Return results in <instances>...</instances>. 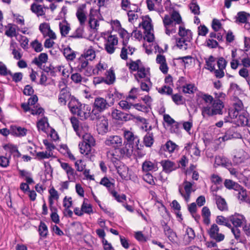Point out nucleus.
<instances>
[{"label":"nucleus","instance_id":"obj_1","mask_svg":"<svg viewBox=\"0 0 250 250\" xmlns=\"http://www.w3.org/2000/svg\"><path fill=\"white\" fill-rule=\"evenodd\" d=\"M68 106L71 112L77 115L82 120H84L89 117L92 120V113L89 105L80 104L77 100L73 99L68 104Z\"/></svg>","mask_w":250,"mask_h":250},{"label":"nucleus","instance_id":"obj_2","mask_svg":"<svg viewBox=\"0 0 250 250\" xmlns=\"http://www.w3.org/2000/svg\"><path fill=\"white\" fill-rule=\"evenodd\" d=\"M113 100L110 101L108 99L101 97L95 98L93 108L91 111L92 120L99 119L101 113L113 105Z\"/></svg>","mask_w":250,"mask_h":250},{"label":"nucleus","instance_id":"obj_3","mask_svg":"<svg viewBox=\"0 0 250 250\" xmlns=\"http://www.w3.org/2000/svg\"><path fill=\"white\" fill-rule=\"evenodd\" d=\"M163 22L166 34L170 35V34L175 33L176 29L174 28L171 29H169V28L173 27L176 24H180L182 22V18L177 11H173L170 16L166 15L163 18Z\"/></svg>","mask_w":250,"mask_h":250},{"label":"nucleus","instance_id":"obj_4","mask_svg":"<svg viewBox=\"0 0 250 250\" xmlns=\"http://www.w3.org/2000/svg\"><path fill=\"white\" fill-rule=\"evenodd\" d=\"M178 35L180 38L176 40L177 46L180 49L187 50L192 39L191 31L180 25L179 27Z\"/></svg>","mask_w":250,"mask_h":250},{"label":"nucleus","instance_id":"obj_5","mask_svg":"<svg viewBox=\"0 0 250 250\" xmlns=\"http://www.w3.org/2000/svg\"><path fill=\"white\" fill-rule=\"evenodd\" d=\"M124 136L126 144L128 146H131L135 149L140 150L143 146L140 144V139L137 135H135L133 132L129 130H125L124 132Z\"/></svg>","mask_w":250,"mask_h":250},{"label":"nucleus","instance_id":"obj_6","mask_svg":"<svg viewBox=\"0 0 250 250\" xmlns=\"http://www.w3.org/2000/svg\"><path fill=\"white\" fill-rule=\"evenodd\" d=\"M104 144L115 150H119L122 146V139L118 135L109 136L105 139Z\"/></svg>","mask_w":250,"mask_h":250},{"label":"nucleus","instance_id":"obj_7","mask_svg":"<svg viewBox=\"0 0 250 250\" xmlns=\"http://www.w3.org/2000/svg\"><path fill=\"white\" fill-rule=\"evenodd\" d=\"M118 43V38L116 35H109L104 43V49L109 54H113Z\"/></svg>","mask_w":250,"mask_h":250},{"label":"nucleus","instance_id":"obj_8","mask_svg":"<svg viewBox=\"0 0 250 250\" xmlns=\"http://www.w3.org/2000/svg\"><path fill=\"white\" fill-rule=\"evenodd\" d=\"M208 233L210 238L214 240L216 242H220L225 239L224 234L219 233V228L215 224L211 226L210 229L208 230Z\"/></svg>","mask_w":250,"mask_h":250},{"label":"nucleus","instance_id":"obj_9","mask_svg":"<svg viewBox=\"0 0 250 250\" xmlns=\"http://www.w3.org/2000/svg\"><path fill=\"white\" fill-rule=\"evenodd\" d=\"M213 100V97L208 94L200 92L197 95L196 102L199 108L205 105L210 104Z\"/></svg>","mask_w":250,"mask_h":250},{"label":"nucleus","instance_id":"obj_10","mask_svg":"<svg viewBox=\"0 0 250 250\" xmlns=\"http://www.w3.org/2000/svg\"><path fill=\"white\" fill-rule=\"evenodd\" d=\"M61 166L66 173L68 181L71 182H75L77 174L74 169L67 163L61 162Z\"/></svg>","mask_w":250,"mask_h":250},{"label":"nucleus","instance_id":"obj_11","mask_svg":"<svg viewBox=\"0 0 250 250\" xmlns=\"http://www.w3.org/2000/svg\"><path fill=\"white\" fill-rule=\"evenodd\" d=\"M72 98H73V99H75L73 96H71L68 89L62 88L60 90L58 102L61 105H66L67 101L70 99L71 101Z\"/></svg>","mask_w":250,"mask_h":250},{"label":"nucleus","instance_id":"obj_12","mask_svg":"<svg viewBox=\"0 0 250 250\" xmlns=\"http://www.w3.org/2000/svg\"><path fill=\"white\" fill-rule=\"evenodd\" d=\"M230 222L233 225V227H240L242 225L246 224L247 220L242 214L235 213L229 216Z\"/></svg>","mask_w":250,"mask_h":250},{"label":"nucleus","instance_id":"obj_13","mask_svg":"<svg viewBox=\"0 0 250 250\" xmlns=\"http://www.w3.org/2000/svg\"><path fill=\"white\" fill-rule=\"evenodd\" d=\"M142 168L143 171L144 172L156 171L158 169V163L155 160L151 161L148 160H146L143 163Z\"/></svg>","mask_w":250,"mask_h":250},{"label":"nucleus","instance_id":"obj_14","mask_svg":"<svg viewBox=\"0 0 250 250\" xmlns=\"http://www.w3.org/2000/svg\"><path fill=\"white\" fill-rule=\"evenodd\" d=\"M85 8L86 6L85 4L81 5L77 8L76 13V17L81 26H83L85 24L87 19L86 12L85 11Z\"/></svg>","mask_w":250,"mask_h":250},{"label":"nucleus","instance_id":"obj_15","mask_svg":"<svg viewBox=\"0 0 250 250\" xmlns=\"http://www.w3.org/2000/svg\"><path fill=\"white\" fill-rule=\"evenodd\" d=\"M111 116L113 119L118 121H127L128 114L117 109H113L111 112Z\"/></svg>","mask_w":250,"mask_h":250},{"label":"nucleus","instance_id":"obj_16","mask_svg":"<svg viewBox=\"0 0 250 250\" xmlns=\"http://www.w3.org/2000/svg\"><path fill=\"white\" fill-rule=\"evenodd\" d=\"M161 163L163 167V170L167 173H170L179 167L177 166L174 162L169 160L162 161Z\"/></svg>","mask_w":250,"mask_h":250},{"label":"nucleus","instance_id":"obj_17","mask_svg":"<svg viewBox=\"0 0 250 250\" xmlns=\"http://www.w3.org/2000/svg\"><path fill=\"white\" fill-rule=\"evenodd\" d=\"M135 79L139 82L138 78L140 79L150 78L149 68H146L143 65L138 69L136 74H134Z\"/></svg>","mask_w":250,"mask_h":250},{"label":"nucleus","instance_id":"obj_18","mask_svg":"<svg viewBox=\"0 0 250 250\" xmlns=\"http://www.w3.org/2000/svg\"><path fill=\"white\" fill-rule=\"evenodd\" d=\"M213 111H215L214 115L217 114H222V109L224 108L223 102L220 99L213 100L212 104Z\"/></svg>","mask_w":250,"mask_h":250},{"label":"nucleus","instance_id":"obj_19","mask_svg":"<svg viewBox=\"0 0 250 250\" xmlns=\"http://www.w3.org/2000/svg\"><path fill=\"white\" fill-rule=\"evenodd\" d=\"M97 14V10L91 8L89 15V24L91 28L96 29L99 26L98 21L94 17Z\"/></svg>","mask_w":250,"mask_h":250},{"label":"nucleus","instance_id":"obj_20","mask_svg":"<svg viewBox=\"0 0 250 250\" xmlns=\"http://www.w3.org/2000/svg\"><path fill=\"white\" fill-rule=\"evenodd\" d=\"M201 110V114L204 118H207L214 115L215 111H213L212 104L205 105L200 108Z\"/></svg>","mask_w":250,"mask_h":250},{"label":"nucleus","instance_id":"obj_21","mask_svg":"<svg viewBox=\"0 0 250 250\" xmlns=\"http://www.w3.org/2000/svg\"><path fill=\"white\" fill-rule=\"evenodd\" d=\"M81 56L83 59L84 58L88 61H92L96 57L95 51L92 46H90L87 49L84 50Z\"/></svg>","mask_w":250,"mask_h":250},{"label":"nucleus","instance_id":"obj_22","mask_svg":"<svg viewBox=\"0 0 250 250\" xmlns=\"http://www.w3.org/2000/svg\"><path fill=\"white\" fill-rule=\"evenodd\" d=\"M18 26L12 23H8L5 26L6 30L5 32V35L10 38L13 37H17L18 33H17L16 30Z\"/></svg>","mask_w":250,"mask_h":250},{"label":"nucleus","instance_id":"obj_23","mask_svg":"<svg viewBox=\"0 0 250 250\" xmlns=\"http://www.w3.org/2000/svg\"><path fill=\"white\" fill-rule=\"evenodd\" d=\"M48 60V56L46 53H42L38 58H35L32 61V63L37 65L39 68H42V63H45Z\"/></svg>","mask_w":250,"mask_h":250},{"label":"nucleus","instance_id":"obj_24","mask_svg":"<svg viewBox=\"0 0 250 250\" xmlns=\"http://www.w3.org/2000/svg\"><path fill=\"white\" fill-rule=\"evenodd\" d=\"M135 49L133 47H132L130 46L123 45V47L122 48L120 57L122 59L124 60H126L127 59V54H130L132 55L133 54Z\"/></svg>","mask_w":250,"mask_h":250},{"label":"nucleus","instance_id":"obj_25","mask_svg":"<svg viewBox=\"0 0 250 250\" xmlns=\"http://www.w3.org/2000/svg\"><path fill=\"white\" fill-rule=\"evenodd\" d=\"M38 231L41 239L47 237L48 234V227L44 222L42 221L40 222Z\"/></svg>","mask_w":250,"mask_h":250},{"label":"nucleus","instance_id":"obj_26","mask_svg":"<svg viewBox=\"0 0 250 250\" xmlns=\"http://www.w3.org/2000/svg\"><path fill=\"white\" fill-rule=\"evenodd\" d=\"M37 127L39 131L42 130L43 132H46L49 127L47 118L44 117L40 119L37 123Z\"/></svg>","mask_w":250,"mask_h":250},{"label":"nucleus","instance_id":"obj_27","mask_svg":"<svg viewBox=\"0 0 250 250\" xmlns=\"http://www.w3.org/2000/svg\"><path fill=\"white\" fill-rule=\"evenodd\" d=\"M250 17V15L249 13L244 11L239 12L235 17L236 23H246L248 18Z\"/></svg>","mask_w":250,"mask_h":250},{"label":"nucleus","instance_id":"obj_28","mask_svg":"<svg viewBox=\"0 0 250 250\" xmlns=\"http://www.w3.org/2000/svg\"><path fill=\"white\" fill-rule=\"evenodd\" d=\"M106 77L104 78L105 83L111 85L115 81V75L114 70L112 68L107 71L105 73Z\"/></svg>","mask_w":250,"mask_h":250},{"label":"nucleus","instance_id":"obj_29","mask_svg":"<svg viewBox=\"0 0 250 250\" xmlns=\"http://www.w3.org/2000/svg\"><path fill=\"white\" fill-rule=\"evenodd\" d=\"M27 129L24 127L17 126H12L11 132L17 136H24L26 134Z\"/></svg>","mask_w":250,"mask_h":250},{"label":"nucleus","instance_id":"obj_30","mask_svg":"<svg viewBox=\"0 0 250 250\" xmlns=\"http://www.w3.org/2000/svg\"><path fill=\"white\" fill-rule=\"evenodd\" d=\"M238 191L237 198L242 201L250 204V200L247 194V191L241 186V188L236 190Z\"/></svg>","mask_w":250,"mask_h":250},{"label":"nucleus","instance_id":"obj_31","mask_svg":"<svg viewBox=\"0 0 250 250\" xmlns=\"http://www.w3.org/2000/svg\"><path fill=\"white\" fill-rule=\"evenodd\" d=\"M19 174L21 177L25 178V180L28 184H31L34 183V181L32 178V174L31 172L24 169L19 170Z\"/></svg>","mask_w":250,"mask_h":250},{"label":"nucleus","instance_id":"obj_32","mask_svg":"<svg viewBox=\"0 0 250 250\" xmlns=\"http://www.w3.org/2000/svg\"><path fill=\"white\" fill-rule=\"evenodd\" d=\"M211 213L209 209L207 207H204L202 209V216L205 224L208 225L210 224Z\"/></svg>","mask_w":250,"mask_h":250},{"label":"nucleus","instance_id":"obj_33","mask_svg":"<svg viewBox=\"0 0 250 250\" xmlns=\"http://www.w3.org/2000/svg\"><path fill=\"white\" fill-rule=\"evenodd\" d=\"M122 97V94L118 92L116 89H115L113 92L110 91L106 95V98L108 99L110 101H112V100H113V104L115 100H120Z\"/></svg>","mask_w":250,"mask_h":250},{"label":"nucleus","instance_id":"obj_34","mask_svg":"<svg viewBox=\"0 0 250 250\" xmlns=\"http://www.w3.org/2000/svg\"><path fill=\"white\" fill-rule=\"evenodd\" d=\"M143 143L144 145L147 147H150L154 143V137L152 132H148L144 137Z\"/></svg>","mask_w":250,"mask_h":250},{"label":"nucleus","instance_id":"obj_35","mask_svg":"<svg viewBox=\"0 0 250 250\" xmlns=\"http://www.w3.org/2000/svg\"><path fill=\"white\" fill-rule=\"evenodd\" d=\"M63 54L67 60L72 61L76 58L75 52L72 50L69 47L64 48Z\"/></svg>","mask_w":250,"mask_h":250},{"label":"nucleus","instance_id":"obj_36","mask_svg":"<svg viewBox=\"0 0 250 250\" xmlns=\"http://www.w3.org/2000/svg\"><path fill=\"white\" fill-rule=\"evenodd\" d=\"M151 20L147 16H146L143 19L142 22L140 23L141 24L143 28L146 31H152L153 30L152 26L151 23Z\"/></svg>","mask_w":250,"mask_h":250},{"label":"nucleus","instance_id":"obj_37","mask_svg":"<svg viewBox=\"0 0 250 250\" xmlns=\"http://www.w3.org/2000/svg\"><path fill=\"white\" fill-rule=\"evenodd\" d=\"M177 146L172 141H168L165 145L161 146V150L167 151L169 153L174 152Z\"/></svg>","mask_w":250,"mask_h":250},{"label":"nucleus","instance_id":"obj_38","mask_svg":"<svg viewBox=\"0 0 250 250\" xmlns=\"http://www.w3.org/2000/svg\"><path fill=\"white\" fill-rule=\"evenodd\" d=\"M119 34L120 37L123 39V45H127L128 40L130 37V34L124 28L120 29L119 30Z\"/></svg>","mask_w":250,"mask_h":250},{"label":"nucleus","instance_id":"obj_39","mask_svg":"<svg viewBox=\"0 0 250 250\" xmlns=\"http://www.w3.org/2000/svg\"><path fill=\"white\" fill-rule=\"evenodd\" d=\"M31 10L35 13L38 17L42 16L45 14L43 7L41 5L33 3L31 6Z\"/></svg>","mask_w":250,"mask_h":250},{"label":"nucleus","instance_id":"obj_40","mask_svg":"<svg viewBox=\"0 0 250 250\" xmlns=\"http://www.w3.org/2000/svg\"><path fill=\"white\" fill-rule=\"evenodd\" d=\"M133 149H135L134 147L126 144L124 147L120 148L121 156L129 157L132 154Z\"/></svg>","mask_w":250,"mask_h":250},{"label":"nucleus","instance_id":"obj_41","mask_svg":"<svg viewBox=\"0 0 250 250\" xmlns=\"http://www.w3.org/2000/svg\"><path fill=\"white\" fill-rule=\"evenodd\" d=\"M247 113L244 110L240 114L238 117L236 119L235 121L238 125H245L248 123V117Z\"/></svg>","mask_w":250,"mask_h":250},{"label":"nucleus","instance_id":"obj_42","mask_svg":"<svg viewBox=\"0 0 250 250\" xmlns=\"http://www.w3.org/2000/svg\"><path fill=\"white\" fill-rule=\"evenodd\" d=\"M247 158V154L244 151H242L241 153H239L234 156L233 161L234 163L238 165L244 162Z\"/></svg>","mask_w":250,"mask_h":250},{"label":"nucleus","instance_id":"obj_43","mask_svg":"<svg viewBox=\"0 0 250 250\" xmlns=\"http://www.w3.org/2000/svg\"><path fill=\"white\" fill-rule=\"evenodd\" d=\"M229 217L226 218L223 216H218L216 219V223L220 225H224L229 228H231V225L229 223Z\"/></svg>","mask_w":250,"mask_h":250},{"label":"nucleus","instance_id":"obj_44","mask_svg":"<svg viewBox=\"0 0 250 250\" xmlns=\"http://www.w3.org/2000/svg\"><path fill=\"white\" fill-rule=\"evenodd\" d=\"M225 187L229 189H233L237 190L241 188V186L231 180L226 179L224 182Z\"/></svg>","mask_w":250,"mask_h":250},{"label":"nucleus","instance_id":"obj_45","mask_svg":"<svg viewBox=\"0 0 250 250\" xmlns=\"http://www.w3.org/2000/svg\"><path fill=\"white\" fill-rule=\"evenodd\" d=\"M83 26H80L78 27L76 30L68 37V39H81L83 37Z\"/></svg>","mask_w":250,"mask_h":250},{"label":"nucleus","instance_id":"obj_46","mask_svg":"<svg viewBox=\"0 0 250 250\" xmlns=\"http://www.w3.org/2000/svg\"><path fill=\"white\" fill-rule=\"evenodd\" d=\"M83 142L85 144L88 145L90 147H93L95 145V140L94 137L89 133H85L83 136Z\"/></svg>","mask_w":250,"mask_h":250},{"label":"nucleus","instance_id":"obj_47","mask_svg":"<svg viewBox=\"0 0 250 250\" xmlns=\"http://www.w3.org/2000/svg\"><path fill=\"white\" fill-rule=\"evenodd\" d=\"M192 185L193 184L190 182H188L187 181H185L184 182V189L186 191L185 200L186 202H188L189 200Z\"/></svg>","mask_w":250,"mask_h":250},{"label":"nucleus","instance_id":"obj_48","mask_svg":"<svg viewBox=\"0 0 250 250\" xmlns=\"http://www.w3.org/2000/svg\"><path fill=\"white\" fill-rule=\"evenodd\" d=\"M98 129L103 132H106L108 130V124L106 119H101L97 123Z\"/></svg>","mask_w":250,"mask_h":250},{"label":"nucleus","instance_id":"obj_49","mask_svg":"<svg viewBox=\"0 0 250 250\" xmlns=\"http://www.w3.org/2000/svg\"><path fill=\"white\" fill-rule=\"evenodd\" d=\"M127 65L129 66L130 71H136L138 70L143 64L140 60H137L136 61L131 60L129 63H127Z\"/></svg>","mask_w":250,"mask_h":250},{"label":"nucleus","instance_id":"obj_50","mask_svg":"<svg viewBox=\"0 0 250 250\" xmlns=\"http://www.w3.org/2000/svg\"><path fill=\"white\" fill-rule=\"evenodd\" d=\"M100 184L105 187L107 188L109 193L111 190H113L114 188V184L111 182L106 177H104L101 179Z\"/></svg>","mask_w":250,"mask_h":250},{"label":"nucleus","instance_id":"obj_51","mask_svg":"<svg viewBox=\"0 0 250 250\" xmlns=\"http://www.w3.org/2000/svg\"><path fill=\"white\" fill-rule=\"evenodd\" d=\"M182 91L185 94H193L196 90L194 84L191 83L186 84L182 86Z\"/></svg>","mask_w":250,"mask_h":250},{"label":"nucleus","instance_id":"obj_52","mask_svg":"<svg viewBox=\"0 0 250 250\" xmlns=\"http://www.w3.org/2000/svg\"><path fill=\"white\" fill-rule=\"evenodd\" d=\"M216 203L218 208L221 211H225L228 209L227 204L224 198L221 197L216 198Z\"/></svg>","mask_w":250,"mask_h":250},{"label":"nucleus","instance_id":"obj_53","mask_svg":"<svg viewBox=\"0 0 250 250\" xmlns=\"http://www.w3.org/2000/svg\"><path fill=\"white\" fill-rule=\"evenodd\" d=\"M135 8L133 9H130L128 11L127 16L128 17V21L132 22L134 20H137L138 18V16L135 12H138V7L136 5H134Z\"/></svg>","mask_w":250,"mask_h":250},{"label":"nucleus","instance_id":"obj_54","mask_svg":"<svg viewBox=\"0 0 250 250\" xmlns=\"http://www.w3.org/2000/svg\"><path fill=\"white\" fill-rule=\"evenodd\" d=\"M78 61L79 64L77 67V69L79 71L83 72L84 69L86 68L88 66V61L84 58L83 59H82L81 56H80L79 58Z\"/></svg>","mask_w":250,"mask_h":250},{"label":"nucleus","instance_id":"obj_55","mask_svg":"<svg viewBox=\"0 0 250 250\" xmlns=\"http://www.w3.org/2000/svg\"><path fill=\"white\" fill-rule=\"evenodd\" d=\"M10 156H8L7 153L5 156L0 155V167L6 168L9 166Z\"/></svg>","mask_w":250,"mask_h":250},{"label":"nucleus","instance_id":"obj_56","mask_svg":"<svg viewBox=\"0 0 250 250\" xmlns=\"http://www.w3.org/2000/svg\"><path fill=\"white\" fill-rule=\"evenodd\" d=\"M80 152L83 154L88 155L90 153L92 147L82 142L79 145Z\"/></svg>","mask_w":250,"mask_h":250},{"label":"nucleus","instance_id":"obj_57","mask_svg":"<svg viewBox=\"0 0 250 250\" xmlns=\"http://www.w3.org/2000/svg\"><path fill=\"white\" fill-rule=\"evenodd\" d=\"M3 148L5 151L9 152V154L8 156H10V158H11V155L15 153V152H18L17 146L11 144L5 145L3 146Z\"/></svg>","mask_w":250,"mask_h":250},{"label":"nucleus","instance_id":"obj_58","mask_svg":"<svg viewBox=\"0 0 250 250\" xmlns=\"http://www.w3.org/2000/svg\"><path fill=\"white\" fill-rule=\"evenodd\" d=\"M186 234L188 236V238L186 239V242L188 244H189L195 237L194 231L191 228H187Z\"/></svg>","mask_w":250,"mask_h":250},{"label":"nucleus","instance_id":"obj_59","mask_svg":"<svg viewBox=\"0 0 250 250\" xmlns=\"http://www.w3.org/2000/svg\"><path fill=\"white\" fill-rule=\"evenodd\" d=\"M107 68V65L105 63L99 62L94 68L96 75H101Z\"/></svg>","mask_w":250,"mask_h":250},{"label":"nucleus","instance_id":"obj_60","mask_svg":"<svg viewBox=\"0 0 250 250\" xmlns=\"http://www.w3.org/2000/svg\"><path fill=\"white\" fill-rule=\"evenodd\" d=\"M81 208L83 210V213L90 214L93 212L91 205L86 202L85 200H84Z\"/></svg>","mask_w":250,"mask_h":250},{"label":"nucleus","instance_id":"obj_61","mask_svg":"<svg viewBox=\"0 0 250 250\" xmlns=\"http://www.w3.org/2000/svg\"><path fill=\"white\" fill-rule=\"evenodd\" d=\"M215 62V59L212 56H210L208 60H206V65L205 68L209 70L210 72L214 70L215 66L213 64V62Z\"/></svg>","mask_w":250,"mask_h":250},{"label":"nucleus","instance_id":"obj_62","mask_svg":"<svg viewBox=\"0 0 250 250\" xmlns=\"http://www.w3.org/2000/svg\"><path fill=\"white\" fill-rule=\"evenodd\" d=\"M189 8L194 15L200 14V7L196 0H192L189 4Z\"/></svg>","mask_w":250,"mask_h":250},{"label":"nucleus","instance_id":"obj_63","mask_svg":"<svg viewBox=\"0 0 250 250\" xmlns=\"http://www.w3.org/2000/svg\"><path fill=\"white\" fill-rule=\"evenodd\" d=\"M152 86V83L150 81V78H147L145 82H142L140 84L141 89L143 91L148 92L150 88Z\"/></svg>","mask_w":250,"mask_h":250},{"label":"nucleus","instance_id":"obj_64","mask_svg":"<svg viewBox=\"0 0 250 250\" xmlns=\"http://www.w3.org/2000/svg\"><path fill=\"white\" fill-rule=\"evenodd\" d=\"M17 40L20 42L21 46L23 49L27 50L28 48L29 40L26 37L20 35L19 39Z\"/></svg>","mask_w":250,"mask_h":250}]
</instances>
